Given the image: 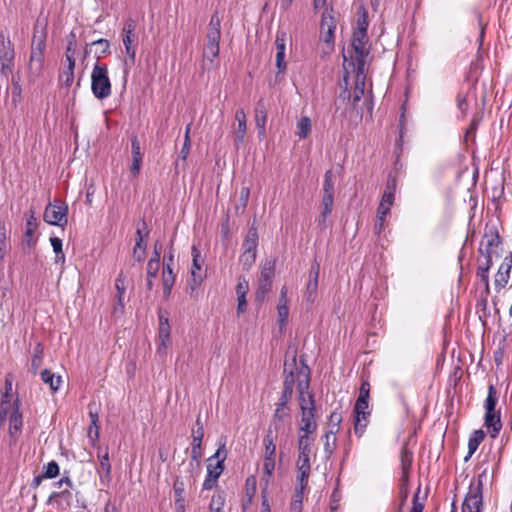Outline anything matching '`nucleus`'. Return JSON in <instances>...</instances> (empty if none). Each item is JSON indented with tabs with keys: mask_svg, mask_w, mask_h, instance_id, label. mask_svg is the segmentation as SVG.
Listing matches in <instances>:
<instances>
[{
	"mask_svg": "<svg viewBox=\"0 0 512 512\" xmlns=\"http://www.w3.org/2000/svg\"><path fill=\"white\" fill-rule=\"evenodd\" d=\"M484 425L491 438H496L502 428L500 411L485 412Z\"/></svg>",
	"mask_w": 512,
	"mask_h": 512,
	"instance_id": "nucleus-27",
	"label": "nucleus"
},
{
	"mask_svg": "<svg viewBox=\"0 0 512 512\" xmlns=\"http://www.w3.org/2000/svg\"><path fill=\"white\" fill-rule=\"evenodd\" d=\"M46 49V31L42 29L38 31L37 26L34 28L31 54L29 59V68L35 73H39L44 64V52Z\"/></svg>",
	"mask_w": 512,
	"mask_h": 512,
	"instance_id": "nucleus-3",
	"label": "nucleus"
},
{
	"mask_svg": "<svg viewBox=\"0 0 512 512\" xmlns=\"http://www.w3.org/2000/svg\"><path fill=\"white\" fill-rule=\"evenodd\" d=\"M512 269V252L506 255L503 259V262L498 268V271L495 275L494 285L497 291L505 288L510 279V272Z\"/></svg>",
	"mask_w": 512,
	"mask_h": 512,
	"instance_id": "nucleus-14",
	"label": "nucleus"
},
{
	"mask_svg": "<svg viewBox=\"0 0 512 512\" xmlns=\"http://www.w3.org/2000/svg\"><path fill=\"white\" fill-rule=\"evenodd\" d=\"M189 133H190V124H188L186 127L184 143L180 150V157L183 161H185L187 159V157L189 155L190 147H191V140H190Z\"/></svg>",
	"mask_w": 512,
	"mask_h": 512,
	"instance_id": "nucleus-60",
	"label": "nucleus"
},
{
	"mask_svg": "<svg viewBox=\"0 0 512 512\" xmlns=\"http://www.w3.org/2000/svg\"><path fill=\"white\" fill-rule=\"evenodd\" d=\"M41 380L49 385L50 389L53 391V392H56L59 390L60 388V385L62 383V378L61 376H57L55 375L53 372H51L49 369H44L42 372H41Z\"/></svg>",
	"mask_w": 512,
	"mask_h": 512,
	"instance_id": "nucleus-35",
	"label": "nucleus"
},
{
	"mask_svg": "<svg viewBox=\"0 0 512 512\" xmlns=\"http://www.w3.org/2000/svg\"><path fill=\"white\" fill-rule=\"evenodd\" d=\"M235 121L237 126L234 127V139L233 144L236 150L244 144V139L247 133V118L242 108L237 109L235 112Z\"/></svg>",
	"mask_w": 512,
	"mask_h": 512,
	"instance_id": "nucleus-13",
	"label": "nucleus"
},
{
	"mask_svg": "<svg viewBox=\"0 0 512 512\" xmlns=\"http://www.w3.org/2000/svg\"><path fill=\"white\" fill-rule=\"evenodd\" d=\"M5 391L2 394L0 406H11L10 393L12 391V378L10 376L5 379Z\"/></svg>",
	"mask_w": 512,
	"mask_h": 512,
	"instance_id": "nucleus-59",
	"label": "nucleus"
},
{
	"mask_svg": "<svg viewBox=\"0 0 512 512\" xmlns=\"http://www.w3.org/2000/svg\"><path fill=\"white\" fill-rule=\"evenodd\" d=\"M257 246H258V232H257V228L252 226L248 230L245 240L243 241V244H242L243 251L257 253Z\"/></svg>",
	"mask_w": 512,
	"mask_h": 512,
	"instance_id": "nucleus-34",
	"label": "nucleus"
},
{
	"mask_svg": "<svg viewBox=\"0 0 512 512\" xmlns=\"http://www.w3.org/2000/svg\"><path fill=\"white\" fill-rule=\"evenodd\" d=\"M90 45L96 47L95 54L97 59H100L104 54L108 53L110 49V43L107 39L101 38L95 40Z\"/></svg>",
	"mask_w": 512,
	"mask_h": 512,
	"instance_id": "nucleus-51",
	"label": "nucleus"
},
{
	"mask_svg": "<svg viewBox=\"0 0 512 512\" xmlns=\"http://www.w3.org/2000/svg\"><path fill=\"white\" fill-rule=\"evenodd\" d=\"M91 90L97 99H105L111 95V82L105 64L96 63L91 73Z\"/></svg>",
	"mask_w": 512,
	"mask_h": 512,
	"instance_id": "nucleus-2",
	"label": "nucleus"
},
{
	"mask_svg": "<svg viewBox=\"0 0 512 512\" xmlns=\"http://www.w3.org/2000/svg\"><path fill=\"white\" fill-rule=\"evenodd\" d=\"M224 468L225 466L222 464V461H216L215 464L208 462L207 475L203 482V490H211L217 486L218 479L223 473Z\"/></svg>",
	"mask_w": 512,
	"mask_h": 512,
	"instance_id": "nucleus-18",
	"label": "nucleus"
},
{
	"mask_svg": "<svg viewBox=\"0 0 512 512\" xmlns=\"http://www.w3.org/2000/svg\"><path fill=\"white\" fill-rule=\"evenodd\" d=\"M98 458H99V468L97 469V472L100 476L101 482L106 480L109 482L111 480V463L109 459V451L106 447L105 449H102L101 447L98 448Z\"/></svg>",
	"mask_w": 512,
	"mask_h": 512,
	"instance_id": "nucleus-23",
	"label": "nucleus"
},
{
	"mask_svg": "<svg viewBox=\"0 0 512 512\" xmlns=\"http://www.w3.org/2000/svg\"><path fill=\"white\" fill-rule=\"evenodd\" d=\"M66 41H67V47H66V53H65L66 60H68V57H70L71 59H75L74 54L76 52V43H77V37H76L75 31L72 30L66 36Z\"/></svg>",
	"mask_w": 512,
	"mask_h": 512,
	"instance_id": "nucleus-50",
	"label": "nucleus"
},
{
	"mask_svg": "<svg viewBox=\"0 0 512 512\" xmlns=\"http://www.w3.org/2000/svg\"><path fill=\"white\" fill-rule=\"evenodd\" d=\"M246 496L248 497L247 504L243 505V508L246 509V507L251 504L252 498L254 497L256 493V478L254 476H249L246 479Z\"/></svg>",
	"mask_w": 512,
	"mask_h": 512,
	"instance_id": "nucleus-54",
	"label": "nucleus"
},
{
	"mask_svg": "<svg viewBox=\"0 0 512 512\" xmlns=\"http://www.w3.org/2000/svg\"><path fill=\"white\" fill-rule=\"evenodd\" d=\"M485 249L482 248L483 242L481 243V247L479 248L480 253L486 258L488 255L492 257V247H498L501 244V238L497 231H490L489 233H485Z\"/></svg>",
	"mask_w": 512,
	"mask_h": 512,
	"instance_id": "nucleus-30",
	"label": "nucleus"
},
{
	"mask_svg": "<svg viewBox=\"0 0 512 512\" xmlns=\"http://www.w3.org/2000/svg\"><path fill=\"white\" fill-rule=\"evenodd\" d=\"M368 25V14L367 11L363 9L362 13L358 15L355 31L358 32V34L367 33Z\"/></svg>",
	"mask_w": 512,
	"mask_h": 512,
	"instance_id": "nucleus-58",
	"label": "nucleus"
},
{
	"mask_svg": "<svg viewBox=\"0 0 512 512\" xmlns=\"http://www.w3.org/2000/svg\"><path fill=\"white\" fill-rule=\"evenodd\" d=\"M174 500H185V483L180 477H176L173 483Z\"/></svg>",
	"mask_w": 512,
	"mask_h": 512,
	"instance_id": "nucleus-57",
	"label": "nucleus"
},
{
	"mask_svg": "<svg viewBox=\"0 0 512 512\" xmlns=\"http://www.w3.org/2000/svg\"><path fill=\"white\" fill-rule=\"evenodd\" d=\"M131 155L132 165L130 167V171L134 177H137L141 170L143 153L141 151L140 141L136 135H133L131 138Z\"/></svg>",
	"mask_w": 512,
	"mask_h": 512,
	"instance_id": "nucleus-21",
	"label": "nucleus"
},
{
	"mask_svg": "<svg viewBox=\"0 0 512 512\" xmlns=\"http://www.w3.org/2000/svg\"><path fill=\"white\" fill-rule=\"evenodd\" d=\"M225 494L223 492L215 493L209 504V512H224Z\"/></svg>",
	"mask_w": 512,
	"mask_h": 512,
	"instance_id": "nucleus-41",
	"label": "nucleus"
},
{
	"mask_svg": "<svg viewBox=\"0 0 512 512\" xmlns=\"http://www.w3.org/2000/svg\"><path fill=\"white\" fill-rule=\"evenodd\" d=\"M221 38V19L218 13H214L209 21L206 33V44L203 51V66L210 69L214 60L218 57Z\"/></svg>",
	"mask_w": 512,
	"mask_h": 512,
	"instance_id": "nucleus-1",
	"label": "nucleus"
},
{
	"mask_svg": "<svg viewBox=\"0 0 512 512\" xmlns=\"http://www.w3.org/2000/svg\"><path fill=\"white\" fill-rule=\"evenodd\" d=\"M370 398V383L368 380H363L360 389L359 396L354 405V415H371L369 408Z\"/></svg>",
	"mask_w": 512,
	"mask_h": 512,
	"instance_id": "nucleus-12",
	"label": "nucleus"
},
{
	"mask_svg": "<svg viewBox=\"0 0 512 512\" xmlns=\"http://www.w3.org/2000/svg\"><path fill=\"white\" fill-rule=\"evenodd\" d=\"M368 42L367 33L358 34V32H353L352 38V47L356 55L357 65L359 66V70H362L365 65V58L369 54V50L366 47Z\"/></svg>",
	"mask_w": 512,
	"mask_h": 512,
	"instance_id": "nucleus-11",
	"label": "nucleus"
},
{
	"mask_svg": "<svg viewBox=\"0 0 512 512\" xmlns=\"http://www.w3.org/2000/svg\"><path fill=\"white\" fill-rule=\"evenodd\" d=\"M370 415H354V433L362 437L369 423Z\"/></svg>",
	"mask_w": 512,
	"mask_h": 512,
	"instance_id": "nucleus-43",
	"label": "nucleus"
},
{
	"mask_svg": "<svg viewBox=\"0 0 512 512\" xmlns=\"http://www.w3.org/2000/svg\"><path fill=\"white\" fill-rule=\"evenodd\" d=\"M273 281L269 280H258V287L256 291V300L257 301H264L266 295L270 292L272 288Z\"/></svg>",
	"mask_w": 512,
	"mask_h": 512,
	"instance_id": "nucleus-46",
	"label": "nucleus"
},
{
	"mask_svg": "<svg viewBox=\"0 0 512 512\" xmlns=\"http://www.w3.org/2000/svg\"><path fill=\"white\" fill-rule=\"evenodd\" d=\"M255 124L258 130V136L263 139L266 135V122L268 117V104L264 98H260L254 108Z\"/></svg>",
	"mask_w": 512,
	"mask_h": 512,
	"instance_id": "nucleus-16",
	"label": "nucleus"
},
{
	"mask_svg": "<svg viewBox=\"0 0 512 512\" xmlns=\"http://www.w3.org/2000/svg\"><path fill=\"white\" fill-rule=\"evenodd\" d=\"M493 262L492 257L487 256L485 258V261L480 264V266L477 269V276L480 278V280L484 283L486 291H489V269L491 268Z\"/></svg>",
	"mask_w": 512,
	"mask_h": 512,
	"instance_id": "nucleus-36",
	"label": "nucleus"
},
{
	"mask_svg": "<svg viewBox=\"0 0 512 512\" xmlns=\"http://www.w3.org/2000/svg\"><path fill=\"white\" fill-rule=\"evenodd\" d=\"M296 135L299 139H306L311 133V119L308 116L301 117L296 124Z\"/></svg>",
	"mask_w": 512,
	"mask_h": 512,
	"instance_id": "nucleus-38",
	"label": "nucleus"
},
{
	"mask_svg": "<svg viewBox=\"0 0 512 512\" xmlns=\"http://www.w3.org/2000/svg\"><path fill=\"white\" fill-rule=\"evenodd\" d=\"M72 493L69 489H64L60 492H52L47 499V505L56 503L58 508L62 510L68 509L72 504Z\"/></svg>",
	"mask_w": 512,
	"mask_h": 512,
	"instance_id": "nucleus-26",
	"label": "nucleus"
},
{
	"mask_svg": "<svg viewBox=\"0 0 512 512\" xmlns=\"http://www.w3.org/2000/svg\"><path fill=\"white\" fill-rule=\"evenodd\" d=\"M68 206L64 203H49L44 211L43 219L46 223L64 227L67 225Z\"/></svg>",
	"mask_w": 512,
	"mask_h": 512,
	"instance_id": "nucleus-8",
	"label": "nucleus"
},
{
	"mask_svg": "<svg viewBox=\"0 0 512 512\" xmlns=\"http://www.w3.org/2000/svg\"><path fill=\"white\" fill-rule=\"evenodd\" d=\"M90 425L88 428L87 436L92 445L95 446L99 441V415L98 412L89 410Z\"/></svg>",
	"mask_w": 512,
	"mask_h": 512,
	"instance_id": "nucleus-32",
	"label": "nucleus"
},
{
	"mask_svg": "<svg viewBox=\"0 0 512 512\" xmlns=\"http://www.w3.org/2000/svg\"><path fill=\"white\" fill-rule=\"evenodd\" d=\"M286 294H287V290H286L285 287H283L281 289V294H280V304L277 307L279 321L281 323H283V322H285L287 320L288 314H289V309H288V306L286 304Z\"/></svg>",
	"mask_w": 512,
	"mask_h": 512,
	"instance_id": "nucleus-44",
	"label": "nucleus"
},
{
	"mask_svg": "<svg viewBox=\"0 0 512 512\" xmlns=\"http://www.w3.org/2000/svg\"><path fill=\"white\" fill-rule=\"evenodd\" d=\"M401 469H402V487L401 491L404 493V497H407V482L409 478V472L413 462V453L404 445L400 451Z\"/></svg>",
	"mask_w": 512,
	"mask_h": 512,
	"instance_id": "nucleus-17",
	"label": "nucleus"
},
{
	"mask_svg": "<svg viewBox=\"0 0 512 512\" xmlns=\"http://www.w3.org/2000/svg\"><path fill=\"white\" fill-rule=\"evenodd\" d=\"M176 275L173 272V268L169 265L163 266L162 270V285H163V297L168 299L170 297L173 285L175 283Z\"/></svg>",
	"mask_w": 512,
	"mask_h": 512,
	"instance_id": "nucleus-31",
	"label": "nucleus"
},
{
	"mask_svg": "<svg viewBox=\"0 0 512 512\" xmlns=\"http://www.w3.org/2000/svg\"><path fill=\"white\" fill-rule=\"evenodd\" d=\"M68 67L61 73L59 80L65 87H70L74 81L75 59L68 57Z\"/></svg>",
	"mask_w": 512,
	"mask_h": 512,
	"instance_id": "nucleus-37",
	"label": "nucleus"
},
{
	"mask_svg": "<svg viewBox=\"0 0 512 512\" xmlns=\"http://www.w3.org/2000/svg\"><path fill=\"white\" fill-rule=\"evenodd\" d=\"M287 419H290L289 406H280L279 404H276V409L272 416L269 428L274 429L275 432H278L283 427V424Z\"/></svg>",
	"mask_w": 512,
	"mask_h": 512,
	"instance_id": "nucleus-28",
	"label": "nucleus"
},
{
	"mask_svg": "<svg viewBox=\"0 0 512 512\" xmlns=\"http://www.w3.org/2000/svg\"><path fill=\"white\" fill-rule=\"evenodd\" d=\"M256 260V252L243 251L239 261L244 270H249Z\"/></svg>",
	"mask_w": 512,
	"mask_h": 512,
	"instance_id": "nucleus-55",
	"label": "nucleus"
},
{
	"mask_svg": "<svg viewBox=\"0 0 512 512\" xmlns=\"http://www.w3.org/2000/svg\"><path fill=\"white\" fill-rule=\"evenodd\" d=\"M60 468L56 461L52 460L43 467L42 477L52 479L59 475Z\"/></svg>",
	"mask_w": 512,
	"mask_h": 512,
	"instance_id": "nucleus-52",
	"label": "nucleus"
},
{
	"mask_svg": "<svg viewBox=\"0 0 512 512\" xmlns=\"http://www.w3.org/2000/svg\"><path fill=\"white\" fill-rule=\"evenodd\" d=\"M275 275V263L266 261L261 269L259 279L273 281Z\"/></svg>",
	"mask_w": 512,
	"mask_h": 512,
	"instance_id": "nucleus-53",
	"label": "nucleus"
},
{
	"mask_svg": "<svg viewBox=\"0 0 512 512\" xmlns=\"http://www.w3.org/2000/svg\"><path fill=\"white\" fill-rule=\"evenodd\" d=\"M203 280V277L200 273H197L195 270H191V279L189 281V288H190V296L194 297V291L198 289L201 282Z\"/></svg>",
	"mask_w": 512,
	"mask_h": 512,
	"instance_id": "nucleus-61",
	"label": "nucleus"
},
{
	"mask_svg": "<svg viewBox=\"0 0 512 512\" xmlns=\"http://www.w3.org/2000/svg\"><path fill=\"white\" fill-rule=\"evenodd\" d=\"M159 271V264L154 260H149L147 263V277H146V287L148 290H152L153 288V280L157 277Z\"/></svg>",
	"mask_w": 512,
	"mask_h": 512,
	"instance_id": "nucleus-42",
	"label": "nucleus"
},
{
	"mask_svg": "<svg viewBox=\"0 0 512 512\" xmlns=\"http://www.w3.org/2000/svg\"><path fill=\"white\" fill-rule=\"evenodd\" d=\"M20 407L21 401L17 397L12 403V411L9 415V433L13 437L21 431L23 426V417Z\"/></svg>",
	"mask_w": 512,
	"mask_h": 512,
	"instance_id": "nucleus-20",
	"label": "nucleus"
},
{
	"mask_svg": "<svg viewBox=\"0 0 512 512\" xmlns=\"http://www.w3.org/2000/svg\"><path fill=\"white\" fill-rule=\"evenodd\" d=\"M7 252V229L6 222L0 220V262L4 259Z\"/></svg>",
	"mask_w": 512,
	"mask_h": 512,
	"instance_id": "nucleus-49",
	"label": "nucleus"
},
{
	"mask_svg": "<svg viewBox=\"0 0 512 512\" xmlns=\"http://www.w3.org/2000/svg\"><path fill=\"white\" fill-rule=\"evenodd\" d=\"M498 401L497 390L493 384L488 387V395L484 402L485 412H494L496 410V404Z\"/></svg>",
	"mask_w": 512,
	"mask_h": 512,
	"instance_id": "nucleus-40",
	"label": "nucleus"
},
{
	"mask_svg": "<svg viewBox=\"0 0 512 512\" xmlns=\"http://www.w3.org/2000/svg\"><path fill=\"white\" fill-rule=\"evenodd\" d=\"M204 437V432L199 430H192V443H191V460L189 462V467L191 471L195 468L200 467V461L203 456L202 452V440Z\"/></svg>",
	"mask_w": 512,
	"mask_h": 512,
	"instance_id": "nucleus-15",
	"label": "nucleus"
},
{
	"mask_svg": "<svg viewBox=\"0 0 512 512\" xmlns=\"http://www.w3.org/2000/svg\"><path fill=\"white\" fill-rule=\"evenodd\" d=\"M311 445L312 440L309 436L299 435L298 437V458L296 462L297 467V477H301V480H305V478H309L311 464H310V454H311Z\"/></svg>",
	"mask_w": 512,
	"mask_h": 512,
	"instance_id": "nucleus-5",
	"label": "nucleus"
},
{
	"mask_svg": "<svg viewBox=\"0 0 512 512\" xmlns=\"http://www.w3.org/2000/svg\"><path fill=\"white\" fill-rule=\"evenodd\" d=\"M310 386V368H304L300 373L299 383L297 384V390L299 393L300 409L315 408L314 395L308 392Z\"/></svg>",
	"mask_w": 512,
	"mask_h": 512,
	"instance_id": "nucleus-9",
	"label": "nucleus"
},
{
	"mask_svg": "<svg viewBox=\"0 0 512 512\" xmlns=\"http://www.w3.org/2000/svg\"><path fill=\"white\" fill-rule=\"evenodd\" d=\"M320 266L319 263L315 262L311 265L309 270V280L306 285V299L309 302H314L317 288H318V277H319Z\"/></svg>",
	"mask_w": 512,
	"mask_h": 512,
	"instance_id": "nucleus-22",
	"label": "nucleus"
},
{
	"mask_svg": "<svg viewBox=\"0 0 512 512\" xmlns=\"http://www.w3.org/2000/svg\"><path fill=\"white\" fill-rule=\"evenodd\" d=\"M43 345L37 343L33 349V356L31 359V372L36 374L43 361Z\"/></svg>",
	"mask_w": 512,
	"mask_h": 512,
	"instance_id": "nucleus-39",
	"label": "nucleus"
},
{
	"mask_svg": "<svg viewBox=\"0 0 512 512\" xmlns=\"http://www.w3.org/2000/svg\"><path fill=\"white\" fill-rule=\"evenodd\" d=\"M485 438V433L483 430H475L469 437L468 440V454L464 458L465 461H468L472 455L476 452L479 445L482 443V441Z\"/></svg>",
	"mask_w": 512,
	"mask_h": 512,
	"instance_id": "nucleus-33",
	"label": "nucleus"
},
{
	"mask_svg": "<svg viewBox=\"0 0 512 512\" xmlns=\"http://www.w3.org/2000/svg\"><path fill=\"white\" fill-rule=\"evenodd\" d=\"M483 483L479 479L477 484L471 483L462 503V512H481L483 508Z\"/></svg>",
	"mask_w": 512,
	"mask_h": 512,
	"instance_id": "nucleus-7",
	"label": "nucleus"
},
{
	"mask_svg": "<svg viewBox=\"0 0 512 512\" xmlns=\"http://www.w3.org/2000/svg\"><path fill=\"white\" fill-rule=\"evenodd\" d=\"M304 368H309L304 361H301V366L299 367L297 364V352L296 350L288 351L286 353V358L284 361L283 373H296L297 375V384L299 383L300 373Z\"/></svg>",
	"mask_w": 512,
	"mask_h": 512,
	"instance_id": "nucleus-25",
	"label": "nucleus"
},
{
	"mask_svg": "<svg viewBox=\"0 0 512 512\" xmlns=\"http://www.w3.org/2000/svg\"><path fill=\"white\" fill-rule=\"evenodd\" d=\"M467 98H468V92L467 93L460 92L457 95V99H456L457 107L460 110L462 117H465L468 112L469 105L467 102Z\"/></svg>",
	"mask_w": 512,
	"mask_h": 512,
	"instance_id": "nucleus-62",
	"label": "nucleus"
},
{
	"mask_svg": "<svg viewBox=\"0 0 512 512\" xmlns=\"http://www.w3.org/2000/svg\"><path fill=\"white\" fill-rule=\"evenodd\" d=\"M334 205V193H323L321 200V217L318 220L320 227H326V218L331 214Z\"/></svg>",
	"mask_w": 512,
	"mask_h": 512,
	"instance_id": "nucleus-29",
	"label": "nucleus"
},
{
	"mask_svg": "<svg viewBox=\"0 0 512 512\" xmlns=\"http://www.w3.org/2000/svg\"><path fill=\"white\" fill-rule=\"evenodd\" d=\"M315 409L316 408H310L305 409L303 408V411H301V426H300V432H302V435L309 436V434H312L317 429V423L315 421Z\"/></svg>",
	"mask_w": 512,
	"mask_h": 512,
	"instance_id": "nucleus-24",
	"label": "nucleus"
},
{
	"mask_svg": "<svg viewBox=\"0 0 512 512\" xmlns=\"http://www.w3.org/2000/svg\"><path fill=\"white\" fill-rule=\"evenodd\" d=\"M146 254V244L142 243L141 239H136L133 249V259L137 262H142Z\"/></svg>",
	"mask_w": 512,
	"mask_h": 512,
	"instance_id": "nucleus-56",
	"label": "nucleus"
},
{
	"mask_svg": "<svg viewBox=\"0 0 512 512\" xmlns=\"http://www.w3.org/2000/svg\"><path fill=\"white\" fill-rule=\"evenodd\" d=\"M136 24L133 20L129 19L126 21L122 33H123V44L125 47L126 58L124 64L126 67H132L135 64L136 57V35H135Z\"/></svg>",
	"mask_w": 512,
	"mask_h": 512,
	"instance_id": "nucleus-6",
	"label": "nucleus"
},
{
	"mask_svg": "<svg viewBox=\"0 0 512 512\" xmlns=\"http://www.w3.org/2000/svg\"><path fill=\"white\" fill-rule=\"evenodd\" d=\"M15 59L14 44L7 31H0V66L1 74L8 77L13 73Z\"/></svg>",
	"mask_w": 512,
	"mask_h": 512,
	"instance_id": "nucleus-4",
	"label": "nucleus"
},
{
	"mask_svg": "<svg viewBox=\"0 0 512 512\" xmlns=\"http://www.w3.org/2000/svg\"><path fill=\"white\" fill-rule=\"evenodd\" d=\"M336 26L337 20L334 16L333 8H326L322 13L321 18V39L331 47L334 45V34Z\"/></svg>",
	"mask_w": 512,
	"mask_h": 512,
	"instance_id": "nucleus-10",
	"label": "nucleus"
},
{
	"mask_svg": "<svg viewBox=\"0 0 512 512\" xmlns=\"http://www.w3.org/2000/svg\"><path fill=\"white\" fill-rule=\"evenodd\" d=\"M191 253L193 257L191 270H195L198 273L201 270V266L203 263V260L201 258V252L195 245H193Z\"/></svg>",
	"mask_w": 512,
	"mask_h": 512,
	"instance_id": "nucleus-63",
	"label": "nucleus"
},
{
	"mask_svg": "<svg viewBox=\"0 0 512 512\" xmlns=\"http://www.w3.org/2000/svg\"><path fill=\"white\" fill-rule=\"evenodd\" d=\"M26 217V230L23 236V245H27L28 247H33L36 244V239L34 238L35 231L38 228V221L35 216V211L30 209L25 213Z\"/></svg>",
	"mask_w": 512,
	"mask_h": 512,
	"instance_id": "nucleus-19",
	"label": "nucleus"
},
{
	"mask_svg": "<svg viewBox=\"0 0 512 512\" xmlns=\"http://www.w3.org/2000/svg\"><path fill=\"white\" fill-rule=\"evenodd\" d=\"M323 193H334L333 173L327 170L324 174Z\"/></svg>",
	"mask_w": 512,
	"mask_h": 512,
	"instance_id": "nucleus-64",
	"label": "nucleus"
},
{
	"mask_svg": "<svg viewBox=\"0 0 512 512\" xmlns=\"http://www.w3.org/2000/svg\"><path fill=\"white\" fill-rule=\"evenodd\" d=\"M274 439L273 430L269 428L264 438L265 456L275 457L276 445L274 443Z\"/></svg>",
	"mask_w": 512,
	"mask_h": 512,
	"instance_id": "nucleus-48",
	"label": "nucleus"
},
{
	"mask_svg": "<svg viewBox=\"0 0 512 512\" xmlns=\"http://www.w3.org/2000/svg\"><path fill=\"white\" fill-rule=\"evenodd\" d=\"M308 479L309 478H305V480H301V477H297V485L295 487V490H294V493L292 496V501L303 503L304 491L308 486Z\"/></svg>",
	"mask_w": 512,
	"mask_h": 512,
	"instance_id": "nucleus-45",
	"label": "nucleus"
},
{
	"mask_svg": "<svg viewBox=\"0 0 512 512\" xmlns=\"http://www.w3.org/2000/svg\"><path fill=\"white\" fill-rule=\"evenodd\" d=\"M324 438V452L328 457H330L334 453L336 448L335 432L333 430L326 432Z\"/></svg>",
	"mask_w": 512,
	"mask_h": 512,
	"instance_id": "nucleus-47",
	"label": "nucleus"
}]
</instances>
